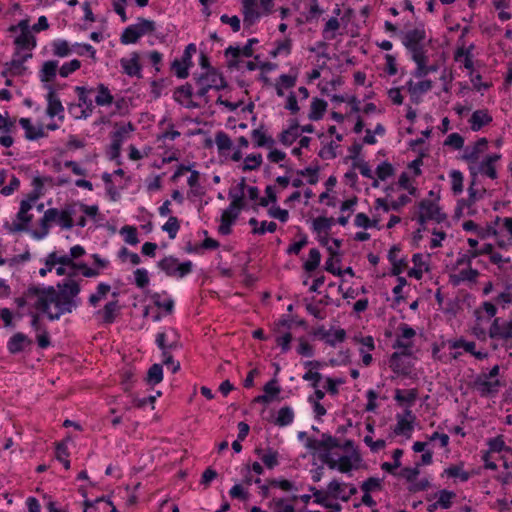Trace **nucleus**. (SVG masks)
<instances>
[{"label":"nucleus","mask_w":512,"mask_h":512,"mask_svg":"<svg viewBox=\"0 0 512 512\" xmlns=\"http://www.w3.org/2000/svg\"><path fill=\"white\" fill-rule=\"evenodd\" d=\"M305 446L309 450L322 451L319 454V459L331 470L337 469L341 473L349 474L353 469L357 470L360 467V465L352 463L350 456L342 455L338 460L331 457V450L340 447V442L328 433H322L321 440L308 438Z\"/></svg>","instance_id":"f257e3e1"},{"label":"nucleus","mask_w":512,"mask_h":512,"mask_svg":"<svg viewBox=\"0 0 512 512\" xmlns=\"http://www.w3.org/2000/svg\"><path fill=\"white\" fill-rule=\"evenodd\" d=\"M275 7V0H242L243 26L249 30L262 16L270 15Z\"/></svg>","instance_id":"f03ea898"},{"label":"nucleus","mask_w":512,"mask_h":512,"mask_svg":"<svg viewBox=\"0 0 512 512\" xmlns=\"http://www.w3.org/2000/svg\"><path fill=\"white\" fill-rule=\"evenodd\" d=\"M392 347L394 349H402V351L392 353L389 358V367L397 375L409 376L413 365L409 361H404L402 357H410L412 355L413 342L396 339Z\"/></svg>","instance_id":"7ed1b4c3"},{"label":"nucleus","mask_w":512,"mask_h":512,"mask_svg":"<svg viewBox=\"0 0 512 512\" xmlns=\"http://www.w3.org/2000/svg\"><path fill=\"white\" fill-rule=\"evenodd\" d=\"M26 295L37 297L33 307L35 310L46 314L47 317L48 313L51 312L50 305H55L60 296L59 290H56L54 286L40 287L34 284L28 286L26 289Z\"/></svg>","instance_id":"20e7f679"},{"label":"nucleus","mask_w":512,"mask_h":512,"mask_svg":"<svg viewBox=\"0 0 512 512\" xmlns=\"http://www.w3.org/2000/svg\"><path fill=\"white\" fill-rule=\"evenodd\" d=\"M75 92L78 95L79 103H70L68 111L75 119H86L92 115L95 108L92 99L89 97V94L94 92V88L76 86Z\"/></svg>","instance_id":"39448f33"},{"label":"nucleus","mask_w":512,"mask_h":512,"mask_svg":"<svg viewBox=\"0 0 512 512\" xmlns=\"http://www.w3.org/2000/svg\"><path fill=\"white\" fill-rule=\"evenodd\" d=\"M157 266L169 277L183 278L192 272L193 264L190 260L179 263L174 256H166L161 259Z\"/></svg>","instance_id":"423d86ee"},{"label":"nucleus","mask_w":512,"mask_h":512,"mask_svg":"<svg viewBox=\"0 0 512 512\" xmlns=\"http://www.w3.org/2000/svg\"><path fill=\"white\" fill-rule=\"evenodd\" d=\"M59 298L55 304L57 311L55 313H48V320H59L63 314L72 313L80 304V299L77 296H68L65 293H59Z\"/></svg>","instance_id":"0eeeda50"},{"label":"nucleus","mask_w":512,"mask_h":512,"mask_svg":"<svg viewBox=\"0 0 512 512\" xmlns=\"http://www.w3.org/2000/svg\"><path fill=\"white\" fill-rule=\"evenodd\" d=\"M121 313V306L119 301L114 299L107 302L102 309L97 310L94 315L100 319L103 325L113 324Z\"/></svg>","instance_id":"6e6552de"},{"label":"nucleus","mask_w":512,"mask_h":512,"mask_svg":"<svg viewBox=\"0 0 512 512\" xmlns=\"http://www.w3.org/2000/svg\"><path fill=\"white\" fill-rule=\"evenodd\" d=\"M418 208L425 217L430 215V220H434L438 224L444 222L447 218L446 213L442 212L441 207L434 201L423 199L418 203Z\"/></svg>","instance_id":"1a4fd4ad"},{"label":"nucleus","mask_w":512,"mask_h":512,"mask_svg":"<svg viewBox=\"0 0 512 512\" xmlns=\"http://www.w3.org/2000/svg\"><path fill=\"white\" fill-rule=\"evenodd\" d=\"M426 39V30L424 22H418L416 27L407 31L403 38L402 44L405 48H410L422 44Z\"/></svg>","instance_id":"9d476101"},{"label":"nucleus","mask_w":512,"mask_h":512,"mask_svg":"<svg viewBox=\"0 0 512 512\" xmlns=\"http://www.w3.org/2000/svg\"><path fill=\"white\" fill-rule=\"evenodd\" d=\"M199 65L202 69L206 70V72L198 75L199 82L201 80H210L214 83L216 78L224 76L223 73L219 71V69L211 65L209 56L203 51L200 52Z\"/></svg>","instance_id":"9b49d317"},{"label":"nucleus","mask_w":512,"mask_h":512,"mask_svg":"<svg viewBox=\"0 0 512 512\" xmlns=\"http://www.w3.org/2000/svg\"><path fill=\"white\" fill-rule=\"evenodd\" d=\"M57 208H49L44 212V215L39 220L40 229L31 231L32 236L37 239H43L50 229V223L56 221Z\"/></svg>","instance_id":"f8f14e48"},{"label":"nucleus","mask_w":512,"mask_h":512,"mask_svg":"<svg viewBox=\"0 0 512 512\" xmlns=\"http://www.w3.org/2000/svg\"><path fill=\"white\" fill-rule=\"evenodd\" d=\"M32 343V339H30L26 334L22 332H16L9 338L7 342V350L10 354L16 355L23 352L26 347L31 346Z\"/></svg>","instance_id":"ddd939ff"},{"label":"nucleus","mask_w":512,"mask_h":512,"mask_svg":"<svg viewBox=\"0 0 512 512\" xmlns=\"http://www.w3.org/2000/svg\"><path fill=\"white\" fill-rule=\"evenodd\" d=\"M120 65L125 74L130 77L141 78L142 65L140 64V55L138 52H132L129 59L122 58Z\"/></svg>","instance_id":"4468645a"},{"label":"nucleus","mask_w":512,"mask_h":512,"mask_svg":"<svg viewBox=\"0 0 512 512\" xmlns=\"http://www.w3.org/2000/svg\"><path fill=\"white\" fill-rule=\"evenodd\" d=\"M48 89V94L46 96L48 105L46 113L49 117H55L59 115V118L62 119L63 115H60L64 112V107L57 96L55 89L52 85H46L45 86Z\"/></svg>","instance_id":"2eb2a0df"},{"label":"nucleus","mask_w":512,"mask_h":512,"mask_svg":"<svg viewBox=\"0 0 512 512\" xmlns=\"http://www.w3.org/2000/svg\"><path fill=\"white\" fill-rule=\"evenodd\" d=\"M114 127L116 130L110 133L111 142L121 147L123 142L130 137V133L136 130V126L132 122L126 124L116 122Z\"/></svg>","instance_id":"dca6fc26"},{"label":"nucleus","mask_w":512,"mask_h":512,"mask_svg":"<svg viewBox=\"0 0 512 512\" xmlns=\"http://www.w3.org/2000/svg\"><path fill=\"white\" fill-rule=\"evenodd\" d=\"M501 385L499 380L487 381L478 376L474 381V387L479 391L481 397L494 396L498 392V387Z\"/></svg>","instance_id":"f3484780"},{"label":"nucleus","mask_w":512,"mask_h":512,"mask_svg":"<svg viewBox=\"0 0 512 512\" xmlns=\"http://www.w3.org/2000/svg\"><path fill=\"white\" fill-rule=\"evenodd\" d=\"M76 276V272H69L68 278L64 279L62 282H58L56 287L59 290V293H65L68 296H78L81 292L80 284L71 279Z\"/></svg>","instance_id":"a211bd4d"},{"label":"nucleus","mask_w":512,"mask_h":512,"mask_svg":"<svg viewBox=\"0 0 512 512\" xmlns=\"http://www.w3.org/2000/svg\"><path fill=\"white\" fill-rule=\"evenodd\" d=\"M14 45L16 46L14 56H18L19 51L21 50L31 51L32 49H34L37 45V40L36 37L32 34V32L20 33V35L14 39Z\"/></svg>","instance_id":"6ab92c4d"},{"label":"nucleus","mask_w":512,"mask_h":512,"mask_svg":"<svg viewBox=\"0 0 512 512\" xmlns=\"http://www.w3.org/2000/svg\"><path fill=\"white\" fill-rule=\"evenodd\" d=\"M493 121L492 116L488 113V110H476L472 113L469 122L472 131H479L483 126L489 125Z\"/></svg>","instance_id":"aec40b11"},{"label":"nucleus","mask_w":512,"mask_h":512,"mask_svg":"<svg viewBox=\"0 0 512 512\" xmlns=\"http://www.w3.org/2000/svg\"><path fill=\"white\" fill-rule=\"evenodd\" d=\"M488 140L485 137L479 138L474 147L470 150L466 147L464 154L461 156L468 163H475L479 159V154L487 148Z\"/></svg>","instance_id":"412c9836"},{"label":"nucleus","mask_w":512,"mask_h":512,"mask_svg":"<svg viewBox=\"0 0 512 512\" xmlns=\"http://www.w3.org/2000/svg\"><path fill=\"white\" fill-rule=\"evenodd\" d=\"M418 394L419 393L417 388L407 390L396 389L394 400L399 405H406V407L411 408L417 400Z\"/></svg>","instance_id":"4be33fe9"},{"label":"nucleus","mask_w":512,"mask_h":512,"mask_svg":"<svg viewBox=\"0 0 512 512\" xmlns=\"http://www.w3.org/2000/svg\"><path fill=\"white\" fill-rule=\"evenodd\" d=\"M489 337L491 339L512 338V320L505 323V331H500V319L495 318L489 328Z\"/></svg>","instance_id":"5701e85b"},{"label":"nucleus","mask_w":512,"mask_h":512,"mask_svg":"<svg viewBox=\"0 0 512 512\" xmlns=\"http://www.w3.org/2000/svg\"><path fill=\"white\" fill-rule=\"evenodd\" d=\"M19 124L25 130V138L27 140L33 141L47 136L43 128L40 126L36 129L29 118H20Z\"/></svg>","instance_id":"b1692460"},{"label":"nucleus","mask_w":512,"mask_h":512,"mask_svg":"<svg viewBox=\"0 0 512 512\" xmlns=\"http://www.w3.org/2000/svg\"><path fill=\"white\" fill-rule=\"evenodd\" d=\"M238 214L229 210H224L221 215L218 233L221 235H230L232 233V225L236 222Z\"/></svg>","instance_id":"393cba45"},{"label":"nucleus","mask_w":512,"mask_h":512,"mask_svg":"<svg viewBox=\"0 0 512 512\" xmlns=\"http://www.w3.org/2000/svg\"><path fill=\"white\" fill-rule=\"evenodd\" d=\"M327 102L320 98H313L311 105H310V112L308 114V118L312 121H319L321 120L325 112L327 110Z\"/></svg>","instance_id":"a878e982"},{"label":"nucleus","mask_w":512,"mask_h":512,"mask_svg":"<svg viewBox=\"0 0 512 512\" xmlns=\"http://www.w3.org/2000/svg\"><path fill=\"white\" fill-rule=\"evenodd\" d=\"M58 69V61L57 60H49L43 63L40 71L39 77L41 82L49 83L53 81L56 77Z\"/></svg>","instance_id":"bb28decb"},{"label":"nucleus","mask_w":512,"mask_h":512,"mask_svg":"<svg viewBox=\"0 0 512 512\" xmlns=\"http://www.w3.org/2000/svg\"><path fill=\"white\" fill-rule=\"evenodd\" d=\"M463 466H464L463 462H460L459 464H456V465H450L449 467L444 469L442 476L446 475L448 477H454V478L458 477L461 482H466L476 472L472 471L470 473V472L464 471Z\"/></svg>","instance_id":"cd10ccee"},{"label":"nucleus","mask_w":512,"mask_h":512,"mask_svg":"<svg viewBox=\"0 0 512 512\" xmlns=\"http://www.w3.org/2000/svg\"><path fill=\"white\" fill-rule=\"evenodd\" d=\"M146 295H148L150 297V299L152 300L153 304L157 308L164 309V311L167 314H172L173 313L175 303H174V300L172 298L169 297L166 300L161 301V294L158 293V292H151L150 290L146 291Z\"/></svg>","instance_id":"c85d7f7f"},{"label":"nucleus","mask_w":512,"mask_h":512,"mask_svg":"<svg viewBox=\"0 0 512 512\" xmlns=\"http://www.w3.org/2000/svg\"><path fill=\"white\" fill-rule=\"evenodd\" d=\"M264 129V125L262 124L259 128L254 129L251 132L252 139L254 140V145L256 147H271L275 144L274 139L271 136H266Z\"/></svg>","instance_id":"c756f323"},{"label":"nucleus","mask_w":512,"mask_h":512,"mask_svg":"<svg viewBox=\"0 0 512 512\" xmlns=\"http://www.w3.org/2000/svg\"><path fill=\"white\" fill-rule=\"evenodd\" d=\"M309 490L313 493V496L315 497L314 503L322 505L326 508L332 509V511L329 512H340L341 511V505L339 503H329L327 502V495H323L322 490H318L314 486H310Z\"/></svg>","instance_id":"7c9ffc66"},{"label":"nucleus","mask_w":512,"mask_h":512,"mask_svg":"<svg viewBox=\"0 0 512 512\" xmlns=\"http://www.w3.org/2000/svg\"><path fill=\"white\" fill-rule=\"evenodd\" d=\"M98 94L95 97V103L98 106H109L114 102V96L111 94L109 88L103 83L97 86Z\"/></svg>","instance_id":"2f4dec72"},{"label":"nucleus","mask_w":512,"mask_h":512,"mask_svg":"<svg viewBox=\"0 0 512 512\" xmlns=\"http://www.w3.org/2000/svg\"><path fill=\"white\" fill-rule=\"evenodd\" d=\"M294 411L290 406H284L279 409L278 415L274 420V424L279 427L290 425L294 421Z\"/></svg>","instance_id":"473e14b6"},{"label":"nucleus","mask_w":512,"mask_h":512,"mask_svg":"<svg viewBox=\"0 0 512 512\" xmlns=\"http://www.w3.org/2000/svg\"><path fill=\"white\" fill-rule=\"evenodd\" d=\"M335 223V219L333 217L319 216L313 220L312 229L317 234H328L331 226Z\"/></svg>","instance_id":"72a5a7b5"},{"label":"nucleus","mask_w":512,"mask_h":512,"mask_svg":"<svg viewBox=\"0 0 512 512\" xmlns=\"http://www.w3.org/2000/svg\"><path fill=\"white\" fill-rule=\"evenodd\" d=\"M397 424L395 425L393 432L396 435H404L408 438L411 436V432L414 429V424L412 421H408L405 417L400 414L396 415Z\"/></svg>","instance_id":"f704fd0d"},{"label":"nucleus","mask_w":512,"mask_h":512,"mask_svg":"<svg viewBox=\"0 0 512 512\" xmlns=\"http://www.w3.org/2000/svg\"><path fill=\"white\" fill-rule=\"evenodd\" d=\"M163 380L162 364L155 363L148 369L145 381L150 386H155Z\"/></svg>","instance_id":"c9c22d12"},{"label":"nucleus","mask_w":512,"mask_h":512,"mask_svg":"<svg viewBox=\"0 0 512 512\" xmlns=\"http://www.w3.org/2000/svg\"><path fill=\"white\" fill-rule=\"evenodd\" d=\"M321 253L317 248H312L309 251V258L303 263V269L307 273H313L320 265Z\"/></svg>","instance_id":"e433bc0d"},{"label":"nucleus","mask_w":512,"mask_h":512,"mask_svg":"<svg viewBox=\"0 0 512 512\" xmlns=\"http://www.w3.org/2000/svg\"><path fill=\"white\" fill-rule=\"evenodd\" d=\"M215 143L218 148V152L220 155H225L227 150L232 148L233 142L230 136L224 131H218L215 134Z\"/></svg>","instance_id":"4c0bfd02"},{"label":"nucleus","mask_w":512,"mask_h":512,"mask_svg":"<svg viewBox=\"0 0 512 512\" xmlns=\"http://www.w3.org/2000/svg\"><path fill=\"white\" fill-rule=\"evenodd\" d=\"M111 290V286L107 283H99L97 288H96V292L91 294L88 298V303L90 306L92 307H96L99 302L105 298V296L107 295V293H109Z\"/></svg>","instance_id":"58836bf2"},{"label":"nucleus","mask_w":512,"mask_h":512,"mask_svg":"<svg viewBox=\"0 0 512 512\" xmlns=\"http://www.w3.org/2000/svg\"><path fill=\"white\" fill-rule=\"evenodd\" d=\"M133 25L136 26L140 38L146 34H152L156 30L155 22L144 17H138L137 23Z\"/></svg>","instance_id":"ea45409f"},{"label":"nucleus","mask_w":512,"mask_h":512,"mask_svg":"<svg viewBox=\"0 0 512 512\" xmlns=\"http://www.w3.org/2000/svg\"><path fill=\"white\" fill-rule=\"evenodd\" d=\"M219 79V84H206L201 85L199 90L197 91V95L199 97H203L205 99V102L208 103L209 99L207 97V93L211 89H215L217 91L226 89L228 87V83L224 76H221Z\"/></svg>","instance_id":"a19ab883"},{"label":"nucleus","mask_w":512,"mask_h":512,"mask_svg":"<svg viewBox=\"0 0 512 512\" xmlns=\"http://www.w3.org/2000/svg\"><path fill=\"white\" fill-rule=\"evenodd\" d=\"M224 55H225V57L231 56V58L228 59L227 63H226V65L229 69H234V68L239 67V63H240L239 57L241 56L239 46L230 45L228 48L225 49Z\"/></svg>","instance_id":"79ce46f5"},{"label":"nucleus","mask_w":512,"mask_h":512,"mask_svg":"<svg viewBox=\"0 0 512 512\" xmlns=\"http://www.w3.org/2000/svg\"><path fill=\"white\" fill-rule=\"evenodd\" d=\"M292 51V39L290 37H286L284 40L276 41V47L270 51V56L272 58H276L279 54L285 53L289 55Z\"/></svg>","instance_id":"37998d69"},{"label":"nucleus","mask_w":512,"mask_h":512,"mask_svg":"<svg viewBox=\"0 0 512 512\" xmlns=\"http://www.w3.org/2000/svg\"><path fill=\"white\" fill-rule=\"evenodd\" d=\"M140 39L139 34L137 33L136 26L129 25L127 26L121 36H120V42L124 45L128 44H135Z\"/></svg>","instance_id":"c03bdc74"},{"label":"nucleus","mask_w":512,"mask_h":512,"mask_svg":"<svg viewBox=\"0 0 512 512\" xmlns=\"http://www.w3.org/2000/svg\"><path fill=\"white\" fill-rule=\"evenodd\" d=\"M319 171L320 167L318 165V162L316 161V164L314 167L309 166L302 170H297L296 173L300 176H307L308 180L307 182L310 185H315L319 180Z\"/></svg>","instance_id":"a18cd8bd"},{"label":"nucleus","mask_w":512,"mask_h":512,"mask_svg":"<svg viewBox=\"0 0 512 512\" xmlns=\"http://www.w3.org/2000/svg\"><path fill=\"white\" fill-rule=\"evenodd\" d=\"M263 162L262 155L260 153L250 154L245 158V163L241 169L243 172L252 171L258 169Z\"/></svg>","instance_id":"49530a36"},{"label":"nucleus","mask_w":512,"mask_h":512,"mask_svg":"<svg viewBox=\"0 0 512 512\" xmlns=\"http://www.w3.org/2000/svg\"><path fill=\"white\" fill-rule=\"evenodd\" d=\"M33 215L31 214H21V211L19 210L17 213V219L19 220L18 223H14L13 227L10 228V231L12 232H22L28 230V225L32 221Z\"/></svg>","instance_id":"de8ad7c7"},{"label":"nucleus","mask_w":512,"mask_h":512,"mask_svg":"<svg viewBox=\"0 0 512 512\" xmlns=\"http://www.w3.org/2000/svg\"><path fill=\"white\" fill-rule=\"evenodd\" d=\"M53 54L58 57H67L71 54V48L68 41L58 39L52 42Z\"/></svg>","instance_id":"09e8293b"},{"label":"nucleus","mask_w":512,"mask_h":512,"mask_svg":"<svg viewBox=\"0 0 512 512\" xmlns=\"http://www.w3.org/2000/svg\"><path fill=\"white\" fill-rule=\"evenodd\" d=\"M278 457V451L269 447L267 452L261 456V460L268 469H273L279 464Z\"/></svg>","instance_id":"8fccbe9b"},{"label":"nucleus","mask_w":512,"mask_h":512,"mask_svg":"<svg viewBox=\"0 0 512 512\" xmlns=\"http://www.w3.org/2000/svg\"><path fill=\"white\" fill-rule=\"evenodd\" d=\"M180 229V221L176 216H170L162 226V230L168 233L170 239H174Z\"/></svg>","instance_id":"3c124183"},{"label":"nucleus","mask_w":512,"mask_h":512,"mask_svg":"<svg viewBox=\"0 0 512 512\" xmlns=\"http://www.w3.org/2000/svg\"><path fill=\"white\" fill-rule=\"evenodd\" d=\"M292 340L293 336L290 331H286L284 334L275 337L276 345L281 348V353L283 354L290 351Z\"/></svg>","instance_id":"603ef678"},{"label":"nucleus","mask_w":512,"mask_h":512,"mask_svg":"<svg viewBox=\"0 0 512 512\" xmlns=\"http://www.w3.org/2000/svg\"><path fill=\"white\" fill-rule=\"evenodd\" d=\"M134 282L137 288L144 289L149 285L150 279L145 268H138L134 272Z\"/></svg>","instance_id":"864d4df0"},{"label":"nucleus","mask_w":512,"mask_h":512,"mask_svg":"<svg viewBox=\"0 0 512 512\" xmlns=\"http://www.w3.org/2000/svg\"><path fill=\"white\" fill-rule=\"evenodd\" d=\"M438 494L439 498L437 500V504H440V508L442 509H449L452 506V500L456 497V493L454 491L442 489Z\"/></svg>","instance_id":"5fc2aeb1"},{"label":"nucleus","mask_w":512,"mask_h":512,"mask_svg":"<svg viewBox=\"0 0 512 512\" xmlns=\"http://www.w3.org/2000/svg\"><path fill=\"white\" fill-rule=\"evenodd\" d=\"M346 486L347 484H341L336 479H334L328 484L327 491L323 492V495H327V498L332 497L334 499H340V497L342 496L341 493L343 491V488Z\"/></svg>","instance_id":"6e6d98bb"},{"label":"nucleus","mask_w":512,"mask_h":512,"mask_svg":"<svg viewBox=\"0 0 512 512\" xmlns=\"http://www.w3.org/2000/svg\"><path fill=\"white\" fill-rule=\"evenodd\" d=\"M395 169L393 165L387 161L382 162L376 168V174L379 180L385 181L387 178L393 176Z\"/></svg>","instance_id":"4d7b16f0"},{"label":"nucleus","mask_w":512,"mask_h":512,"mask_svg":"<svg viewBox=\"0 0 512 512\" xmlns=\"http://www.w3.org/2000/svg\"><path fill=\"white\" fill-rule=\"evenodd\" d=\"M451 182H452V191L455 195L462 193L463 191V174L459 170H452L450 172Z\"/></svg>","instance_id":"13d9d810"},{"label":"nucleus","mask_w":512,"mask_h":512,"mask_svg":"<svg viewBox=\"0 0 512 512\" xmlns=\"http://www.w3.org/2000/svg\"><path fill=\"white\" fill-rule=\"evenodd\" d=\"M500 221H501V218L499 216H496L494 222L487 224V226L485 228L480 227V230L478 232V237L483 240V239H487L490 236H497L498 231L496 229V226L499 224Z\"/></svg>","instance_id":"bf43d9fd"},{"label":"nucleus","mask_w":512,"mask_h":512,"mask_svg":"<svg viewBox=\"0 0 512 512\" xmlns=\"http://www.w3.org/2000/svg\"><path fill=\"white\" fill-rule=\"evenodd\" d=\"M382 480L376 477L367 478L360 486L364 493H371L373 491L382 490Z\"/></svg>","instance_id":"052dcab7"},{"label":"nucleus","mask_w":512,"mask_h":512,"mask_svg":"<svg viewBox=\"0 0 512 512\" xmlns=\"http://www.w3.org/2000/svg\"><path fill=\"white\" fill-rule=\"evenodd\" d=\"M120 233L125 236L126 243L130 245H137L139 243L136 227L125 225L121 228Z\"/></svg>","instance_id":"680f3d73"},{"label":"nucleus","mask_w":512,"mask_h":512,"mask_svg":"<svg viewBox=\"0 0 512 512\" xmlns=\"http://www.w3.org/2000/svg\"><path fill=\"white\" fill-rule=\"evenodd\" d=\"M299 235H300L299 241H296L287 247L286 253L288 255H298L300 253V251L308 244L307 235L303 234V233H299Z\"/></svg>","instance_id":"e2e57ef3"},{"label":"nucleus","mask_w":512,"mask_h":512,"mask_svg":"<svg viewBox=\"0 0 512 512\" xmlns=\"http://www.w3.org/2000/svg\"><path fill=\"white\" fill-rule=\"evenodd\" d=\"M300 136V133L298 131L290 130V128H287L283 130L278 138L281 144L288 147L293 144V142Z\"/></svg>","instance_id":"0e129e2a"},{"label":"nucleus","mask_w":512,"mask_h":512,"mask_svg":"<svg viewBox=\"0 0 512 512\" xmlns=\"http://www.w3.org/2000/svg\"><path fill=\"white\" fill-rule=\"evenodd\" d=\"M339 147L334 141H330L327 145L322 147L318 152L321 159H334L337 157L336 149Z\"/></svg>","instance_id":"69168bd1"},{"label":"nucleus","mask_w":512,"mask_h":512,"mask_svg":"<svg viewBox=\"0 0 512 512\" xmlns=\"http://www.w3.org/2000/svg\"><path fill=\"white\" fill-rule=\"evenodd\" d=\"M189 68L190 66L184 64L181 60L175 59L171 63V69L175 71V75L179 79H186L189 76Z\"/></svg>","instance_id":"338daca9"},{"label":"nucleus","mask_w":512,"mask_h":512,"mask_svg":"<svg viewBox=\"0 0 512 512\" xmlns=\"http://www.w3.org/2000/svg\"><path fill=\"white\" fill-rule=\"evenodd\" d=\"M299 345L296 348V352L305 357H313L315 355L314 347L308 343L304 337L298 338Z\"/></svg>","instance_id":"774afa93"}]
</instances>
